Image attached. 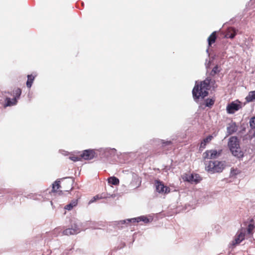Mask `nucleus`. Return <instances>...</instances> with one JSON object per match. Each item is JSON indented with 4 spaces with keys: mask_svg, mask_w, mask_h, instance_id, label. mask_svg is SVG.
Returning a JSON list of instances; mask_svg holds the SVG:
<instances>
[{
    "mask_svg": "<svg viewBox=\"0 0 255 255\" xmlns=\"http://www.w3.org/2000/svg\"><path fill=\"white\" fill-rule=\"evenodd\" d=\"M220 69H219V66L218 65H216L212 69V70L210 73V75L211 76H214L216 74L219 73L220 72Z\"/></svg>",
    "mask_w": 255,
    "mask_h": 255,
    "instance_id": "5701e85b",
    "label": "nucleus"
},
{
    "mask_svg": "<svg viewBox=\"0 0 255 255\" xmlns=\"http://www.w3.org/2000/svg\"><path fill=\"white\" fill-rule=\"evenodd\" d=\"M107 196H110V197L115 198L116 196L115 194H111L109 193H107Z\"/></svg>",
    "mask_w": 255,
    "mask_h": 255,
    "instance_id": "4c0bfd02",
    "label": "nucleus"
},
{
    "mask_svg": "<svg viewBox=\"0 0 255 255\" xmlns=\"http://www.w3.org/2000/svg\"><path fill=\"white\" fill-rule=\"evenodd\" d=\"M151 219L147 218L146 217L144 216H141L140 217H138L137 218H133L130 219V220H128V222H132V223H138L140 221H142L145 223H148L151 221Z\"/></svg>",
    "mask_w": 255,
    "mask_h": 255,
    "instance_id": "ddd939ff",
    "label": "nucleus"
},
{
    "mask_svg": "<svg viewBox=\"0 0 255 255\" xmlns=\"http://www.w3.org/2000/svg\"><path fill=\"white\" fill-rule=\"evenodd\" d=\"M213 136L209 135L206 138H205L202 141L206 144L209 143L213 139Z\"/></svg>",
    "mask_w": 255,
    "mask_h": 255,
    "instance_id": "c756f323",
    "label": "nucleus"
},
{
    "mask_svg": "<svg viewBox=\"0 0 255 255\" xmlns=\"http://www.w3.org/2000/svg\"><path fill=\"white\" fill-rule=\"evenodd\" d=\"M206 144L203 141L201 142L200 146L199 147L200 150H202L203 149H204L206 147Z\"/></svg>",
    "mask_w": 255,
    "mask_h": 255,
    "instance_id": "72a5a7b5",
    "label": "nucleus"
},
{
    "mask_svg": "<svg viewBox=\"0 0 255 255\" xmlns=\"http://www.w3.org/2000/svg\"><path fill=\"white\" fill-rule=\"evenodd\" d=\"M95 155V152L93 149H86L83 151L82 154H81V158H83L85 160H91L92 159Z\"/></svg>",
    "mask_w": 255,
    "mask_h": 255,
    "instance_id": "9d476101",
    "label": "nucleus"
},
{
    "mask_svg": "<svg viewBox=\"0 0 255 255\" xmlns=\"http://www.w3.org/2000/svg\"><path fill=\"white\" fill-rule=\"evenodd\" d=\"M240 172H241L238 169L232 168L231 169V172H230V176L231 177H235L237 175H238L239 173H240Z\"/></svg>",
    "mask_w": 255,
    "mask_h": 255,
    "instance_id": "393cba45",
    "label": "nucleus"
},
{
    "mask_svg": "<svg viewBox=\"0 0 255 255\" xmlns=\"http://www.w3.org/2000/svg\"><path fill=\"white\" fill-rule=\"evenodd\" d=\"M108 183L114 185H118L120 183L119 179L115 176H112L108 178Z\"/></svg>",
    "mask_w": 255,
    "mask_h": 255,
    "instance_id": "a211bd4d",
    "label": "nucleus"
},
{
    "mask_svg": "<svg viewBox=\"0 0 255 255\" xmlns=\"http://www.w3.org/2000/svg\"><path fill=\"white\" fill-rule=\"evenodd\" d=\"M34 77L32 76L31 75H27V81L26 82V86L28 88H31L33 81L34 80Z\"/></svg>",
    "mask_w": 255,
    "mask_h": 255,
    "instance_id": "412c9836",
    "label": "nucleus"
},
{
    "mask_svg": "<svg viewBox=\"0 0 255 255\" xmlns=\"http://www.w3.org/2000/svg\"><path fill=\"white\" fill-rule=\"evenodd\" d=\"M215 84V81L212 80L210 77H207L206 79L201 82L200 85L196 83L193 90L192 94L195 100L200 98L203 99L208 95V91L211 85Z\"/></svg>",
    "mask_w": 255,
    "mask_h": 255,
    "instance_id": "f257e3e1",
    "label": "nucleus"
},
{
    "mask_svg": "<svg viewBox=\"0 0 255 255\" xmlns=\"http://www.w3.org/2000/svg\"><path fill=\"white\" fill-rule=\"evenodd\" d=\"M227 132L229 134H232L237 130V127L235 123L230 124L227 128Z\"/></svg>",
    "mask_w": 255,
    "mask_h": 255,
    "instance_id": "dca6fc26",
    "label": "nucleus"
},
{
    "mask_svg": "<svg viewBox=\"0 0 255 255\" xmlns=\"http://www.w3.org/2000/svg\"><path fill=\"white\" fill-rule=\"evenodd\" d=\"M80 232V229L78 225L76 223H74L71 225V227L66 229L63 232V234L65 235H71L77 234Z\"/></svg>",
    "mask_w": 255,
    "mask_h": 255,
    "instance_id": "6e6552de",
    "label": "nucleus"
},
{
    "mask_svg": "<svg viewBox=\"0 0 255 255\" xmlns=\"http://www.w3.org/2000/svg\"><path fill=\"white\" fill-rule=\"evenodd\" d=\"M128 220H130V219L115 221L113 223V225L117 229H122L132 223V222H128Z\"/></svg>",
    "mask_w": 255,
    "mask_h": 255,
    "instance_id": "9b49d317",
    "label": "nucleus"
},
{
    "mask_svg": "<svg viewBox=\"0 0 255 255\" xmlns=\"http://www.w3.org/2000/svg\"><path fill=\"white\" fill-rule=\"evenodd\" d=\"M183 179L184 181L192 183L193 182L198 183L201 180L199 174H186L183 176Z\"/></svg>",
    "mask_w": 255,
    "mask_h": 255,
    "instance_id": "1a4fd4ad",
    "label": "nucleus"
},
{
    "mask_svg": "<svg viewBox=\"0 0 255 255\" xmlns=\"http://www.w3.org/2000/svg\"><path fill=\"white\" fill-rule=\"evenodd\" d=\"M210 64H211V62L210 61H209L208 63H205V65H206V67L207 69H208L210 67Z\"/></svg>",
    "mask_w": 255,
    "mask_h": 255,
    "instance_id": "e433bc0d",
    "label": "nucleus"
},
{
    "mask_svg": "<svg viewBox=\"0 0 255 255\" xmlns=\"http://www.w3.org/2000/svg\"><path fill=\"white\" fill-rule=\"evenodd\" d=\"M60 181L56 180L53 184L52 190L54 192H55L56 190L60 188Z\"/></svg>",
    "mask_w": 255,
    "mask_h": 255,
    "instance_id": "a878e982",
    "label": "nucleus"
},
{
    "mask_svg": "<svg viewBox=\"0 0 255 255\" xmlns=\"http://www.w3.org/2000/svg\"><path fill=\"white\" fill-rule=\"evenodd\" d=\"M228 146L234 156L238 157L243 156V154L241 151L239 141L237 137L232 136L229 138Z\"/></svg>",
    "mask_w": 255,
    "mask_h": 255,
    "instance_id": "7ed1b4c3",
    "label": "nucleus"
},
{
    "mask_svg": "<svg viewBox=\"0 0 255 255\" xmlns=\"http://www.w3.org/2000/svg\"><path fill=\"white\" fill-rule=\"evenodd\" d=\"M219 153L216 150H207L203 153L204 158H214L217 157Z\"/></svg>",
    "mask_w": 255,
    "mask_h": 255,
    "instance_id": "4468645a",
    "label": "nucleus"
},
{
    "mask_svg": "<svg viewBox=\"0 0 255 255\" xmlns=\"http://www.w3.org/2000/svg\"><path fill=\"white\" fill-rule=\"evenodd\" d=\"M17 101H16V98L10 99V98L6 97L5 99V103L3 105L4 108L15 105Z\"/></svg>",
    "mask_w": 255,
    "mask_h": 255,
    "instance_id": "2eb2a0df",
    "label": "nucleus"
},
{
    "mask_svg": "<svg viewBox=\"0 0 255 255\" xmlns=\"http://www.w3.org/2000/svg\"><path fill=\"white\" fill-rule=\"evenodd\" d=\"M59 232V229H55L53 232L52 234L54 235V237H56L58 236L57 233Z\"/></svg>",
    "mask_w": 255,
    "mask_h": 255,
    "instance_id": "c9c22d12",
    "label": "nucleus"
},
{
    "mask_svg": "<svg viewBox=\"0 0 255 255\" xmlns=\"http://www.w3.org/2000/svg\"><path fill=\"white\" fill-rule=\"evenodd\" d=\"M133 182H134V181H132L130 182V184H129V186H130V187L131 188H136L137 187H139L140 184L138 183L137 185H133Z\"/></svg>",
    "mask_w": 255,
    "mask_h": 255,
    "instance_id": "f704fd0d",
    "label": "nucleus"
},
{
    "mask_svg": "<svg viewBox=\"0 0 255 255\" xmlns=\"http://www.w3.org/2000/svg\"><path fill=\"white\" fill-rule=\"evenodd\" d=\"M246 100L248 102H251L255 100V91L250 92L246 97Z\"/></svg>",
    "mask_w": 255,
    "mask_h": 255,
    "instance_id": "aec40b11",
    "label": "nucleus"
},
{
    "mask_svg": "<svg viewBox=\"0 0 255 255\" xmlns=\"http://www.w3.org/2000/svg\"><path fill=\"white\" fill-rule=\"evenodd\" d=\"M206 52H207V53H208V52H209V49H207L206 50Z\"/></svg>",
    "mask_w": 255,
    "mask_h": 255,
    "instance_id": "ea45409f",
    "label": "nucleus"
},
{
    "mask_svg": "<svg viewBox=\"0 0 255 255\" xmlns=\"http://www.w3.org/2000/svg\"><path fill=\"white\" fill-rule=\"evenodd\" d=\"M152 142L153 145L160 146L161 147L169 146L172 144V142L170 140L164 141V140L160 139H153L152 140Z\"/></svg>",
    "mask_w": 255,
    "mask_h": 255,
    "instance_id": "f8f14e48",
    "label": "nucleus"
},
{
    "mask_svg": "<svg viewBox=\"0 0 255 255\" xmlns=\"http://www.w3.org/2000/svg\"><path fill=\"white\" fill-rule=\"evenodd\" d=\"M69 159L73 161H77L81 160L82 158L81 155L79 156L73 155L70 156Z\"/></svg>",
    "mask_w": 255,
    "mask_h": 255,
    "instance_id": "c85d7f7f",
    "label": "nucleus"
},
{
    "mask_svg": "<svg viewBox=\"0 0 255 255\" xmlns=\"http://www.w3.org/2000/svg\"><path fill=\"white\" fill-rule=\"evenodd\" d=\"M241 108V102L239 101H236L229 104L227 106L226 110L228 114H233Z\"/></svg>",
    "mask_w": 255,
    "mask_h": 255,
    "instance_id": "39448f33",
    "label": "nucleus"
},
{
    "mask_svg": "<svg viewBox=\"0 0 255 255\" xmlns=\"http://www.w3.org/2000/svg\"><path fill=\"white\" fill-rule=\"evenodd\" d=\"M13 92L14 95L13 98H16V101H17V100L19 98L21 95V90L20 88H16L13 91Z\"/></svg>",
    "mask_w": 255,
    "mask_h": 255,
    "instance_id": "4be33fe9",
    "label": "nucleus"
},
{
    "mask_svg": "<svg viewBox=\"0 0 255 255\" xmlns=\"http://www.w3.org/2000/svg\"><path fill=\"white\" fill-rule=\"evenodd\" d=\"M100 154L104 157L109 158L114 156L117 153V150L113 148H103L100 149Z\"/></svg>",
    "mask_w": 255,
    "mask_h": 255,
    "instance_id": "0eeeda50",
    "label": "nucleus"
},
{
    "mask_svg": "<svg viewBox=\"0 0 255 255\" xmlns=\"http://www.w3.org/2000/svg\"><path fill=\"white\" fill-rule=\"evenodd\" d=\"M225 167L224 161L215 160L209 161L208 163H206L205 168L208 172L212 174L222 172Z\"/></svg>",
    "mask_w": 255,
    "mask_h": 255,
    "instance_id": "f03ea898",
    "label": "nucleus"
},
{
    "mask_svg": "<svg viewBox=\"0 0 255 255\" xmlns=\"http://www.w3.org/2000/svg\"><path fill=\"white\" fill-rule=\"evenodd\" d=\"M99 197L101 199H106L110 198V196H107V193H103L99 195Z\"/></svg>",
    "mask_w": 255,
    "mask_h": 255,
    "instance_id": "2f4dec72",
    "label": "nucleus"
},
{
    "mask_svg": "<svg viewBox=\"0 0 255 255\" xmlns=\"http://www.w3.org/2000/svg\"><path fill=\"white\" fill-rule=\"evenodd\" d=\"M245 229H242L240 231H238L235 236L234 240L230 243V248H233L241 243L245 239Z\"/></svg>",
    "mask_w": 255,
    "mask_h": 255,
    "instance_id": "20e7f679",
    "label": "nucleus"
},
{
    "mask_svg": "<svg viewBox=\"0 0 255 255\" xmlns=\"http://www.w3.org/2000/svg\"><path fill=\"white\" fill-rule=\"evenodd\" d=\"M7 192L8 193H11L12 194H13L15 196L21 194V191H16L15 189H14V190H12V189L8 190L7 191Z\"/></svg>",
    "mask_w": 255,
    "mask_h": 255,
    "instance_id": "cd10ccee",
    "label": "nucleus"
},
{
    "mask_svg": "<svg viewBox=\"0 0 255 255\" xmlns=\"http://www.w3.org/2000/svg\"><path fill=\"white\" fill-rule=\"evenodd\" d=\"M78 203L77 200H72L69 204H67L65 206V209L67 210H71L74 207H75Z\"/></svg>",
    "mask_w": 255,
    "mask_h": 255,
    "instance_id": "6ab92c4d",
    "label": "nucleus"
},
{
    "mask_svg": "<svg viewBox=\"0 0 255 255\" xmlns=\"http://www.w3.org/2000/svg\"><path fill=\"white\" fill-rule=\"evenodd\" d=\"M249 123L251 128L255 129V116L250 119Z\"/></svg>",
    "mask_w": 255,
    "mask_h": 255,
    "instance_id": "bb28decb",
    "label": "nucleus"
},
{
    "mask_svg": "<svg viewBox=\"0 0 255 255\" xmlns=\"http://www.w3.org/2000/svg\"><path fill=\"white\" fill-rule=\"evenodd\" d=\"M216 39V31H214L208 38L209 46H211V45L215 42Z\"/></svg>",
    "mask_w": 255,
    "mask_h": 255,
    "instance_id": "f3484780",
    "label": "nucleus"
},
{
    "mask_svg": "<svg viewBox=\"0 0 255 255\" xmlns=\"http://www.w3.org/2000/svg\"><path fill=\"white\" fill-rule=\"evenodd\" d=\"M98 199H100L99 197V195H97L95 196H94L90 201L89 204L94 202V201H96Z\"/></svg>",
    "mask_w": 255,
    "mask_h": 255,
    "instance_id": "473e14b6",
    "label": "nucleus"
},
{
    "mask_svg": "<svg viewBox=\"0 0 255 255\" xmlns=\"http://www.w3.org/2000/svg\"><path fill=\"white\" fill-rule=\"evenodd\" d=\"M235 34H231V35L230 36V37L231 38H233L235 37Z\"/></svg>",
    "mask_w": 255,
    "mask_h": 255,
    "instance_id": "58836bf2",
    "label": "nucleus"
},
{
    "mask_svg": "<svg viewBox=\"0 0 255 255\" xmlns=\"http://www.w3.org/2000/svg\"><path fill=\"white\" fill-rule=\"evenodd\" d=\"M215 103V100L214 99L208 98L205 100V106L211 108Z\"/></svg>",
    "mask_w": 255,
    "mask_h": 255,
    "instance_id": "b1692460",
    "label": "nucleus"
},
{
    "mask_svg": "<svg viewBox=\"0 0 255 255\" xmlns=\"http://www.w3.org/2000/svg\"><path fill=\"white\" fill-rule=\"evenodd\" d=\"M154 185L156 191L159 193L165 194L170 192L169 187L164 185L163 183L160 180H155Z\"/></svg>",
    "mask_w": 255,
    "mask_h": 255,
    "instance_id": "423d86ee",
    "label": "nucleus"
},
{
    "mask_svg": "<svg viewBox=\"0 0 255 255\" xmlns=\"http://www.w3.org/2000/svg\"><path fill=\"white\" fill-rule=\"evenodd\" d=\"M255 226L253 224H249L247 228V231L249 234H251L252 232V231L253 230Z\"/></svg>",
    "mask_w": 255,
    "mask_h": 255,
    "instance_id": "7c9ffc66",
    "label": "nucleus"
}]
</instances>
